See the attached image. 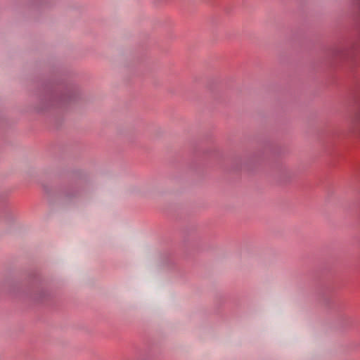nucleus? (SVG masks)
Returning <instances> with one entry per match:
<instances>
[{
    "instance_id": "f257e3e1",
    "label": "nucleus",
    "mask_w": 360,
    "mask_h": 360,
    "mask_svg": "<svg viewBox=\"0 0 360 360\" xmlns=\"http://www.w3.org/2000/svg\"><path fill=\"white\" fill-rule=\"evenodd\" d=\"M356 4L359 5V6L360 8V0H356Z\"/></svg>"
},
{
    "instance_id": "f03ea898",
    "label": "nucleus",
    "mask_w": 360,
    "mask_h": 360,
    "mask_svg": "<svg viewBox=\"0 0 360 360\" xmlns=\"http://www.w3.org/2000/svg\"><path fill=\"white\" fill-rule=\"evenodd\" d=\"M341 55H342V57H346V53H342Z\"/></svg>"
}]
</instances>
